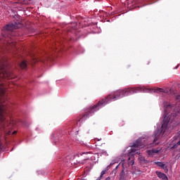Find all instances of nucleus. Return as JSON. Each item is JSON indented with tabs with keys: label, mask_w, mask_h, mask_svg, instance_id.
Masks as SVG:
<instances>
[{
	"label": "nucleus",
	"mask_w": 180,
	"mask_h": 180,
	"mask_svg": "<svg viewBox=\"0 0 180 180\" xmlns=\"http://www.w3.org/2000/svg\"><path fill=\"white\" fill-rule=\"evenodd\" d=\"M155 165H158V167H160V168H163V169H165V164H164L162 162H155Z\"/></svg>",
	"instance_id": "obj_10"
},
{
	"label": "nucleus",
	"mask_w": 180,
	"mask_h": 180,
	"mask_svg": "<svg viewBox=\"0 0 180 180\" xmlns=\"http://www.w3.org/2000/svg\"><path fill=\"white\" fill-rule=\"evenodd\" d=\"M113 164H115V163H112V162H111L108 166H107V167L105 168L104 171H105V172H106V171H108V170H109V167H112V165Z\"/></svg>",
	"instance_id": "obj_13"
},
{
	"label": "nucleus",
	"mask_w": 180,
	"mask_h": 180,
	"mask_svg": "<svg viewBox=\"0 0 180 180\" xmlns=\"http://www.w3.org/2000/svg\"><path fill=\"white\" fill-rule=\"evenodd\" d=\"M24 5H27V0H23V3Z\"/></svg>",
	"instance_id": "obj_22"
},
{
	"label": "nucleus",
	"mask_w": 180,
	"mask_h": 180,
	"mask_svg": "<svg viewBox=\"0 0 180 180\" xmlns=\"http://www.w3.org/2000/svg\"><path fill=\"white\" fill-rule=\"evenodd\" d=\"M105 174H106V170H103L101 172V174L100 176V178H102Z\"/></svg>",
	"instance_id": "obj_16"
},
{
	"label": "nucleus",
	"mask_w": 180,
	"mask_h": 180,
	"mask_svg": "<svg viewBox=\"0 0 180 180\" xmlns=\"http://www.w3.org/2000/svg\"><path fill=\"white\" fill-rule=\"evenodd\" d=\"M129 171L124 169L122 170L120 174V179L119 180H127L129 178Z\"/></svg>",
	"instance_id": "obj_7"
},
{
	"label": "nucleus",
	"mask_w": 180,
	"mask_h": 180,
	"mask_svg": "<svg viewBox=\"0 0 180 180\" xmlns=\"http://www.w3.org/2000/svg\"><path fill=\"white\" fill-rule=\"evenodd\" d=\"M129 165H134V160H132L130 162H129Z\"/></svg>",
	"instance_id": "obj_17"
},
{
	"label": "nucleus",
	"mask_w": 180,
	"mask_h": 180,
	"mask_svg": "<svg viewBox=\"0 0 180 180\" xmlns=\"http://www.w3.org/2000/svg\"><path fill=\"white\" fill-rule=\"evenodd\" d=\"M143 143L141 139H137L135 142L133 143L131 147H133L131 150V153L134 154H139V150L136 148H143Z\"/></svg>",
	"instance_id": "obj_6"
},
{
	"label": "nucleus",
	"mask_w": 180,
	"mask_h": 180,
	"mask_svg": "<svg viewBox=\"0 0 180 180\" xmlns=\"http://www.w3.org/2000/svg\"><path fill=\"white\" fill-rule=\"evenodd\" d=\"M84 160H89V158H86V159H84Z\"/></svg>",
	"instance_id": "obj_28"
},
{
	"label": "nucleus",
	"mask_w": 180,
	"mask_h": 180,
	"mask_svg": "<svg viewBox=\"0 0 180 180\" xmlns=\"http://www.w3.org/2000/svg\"><path fill=\"white\" fill-rule=\"evenodd\" d=\"M22 1H23V0H21V2H22Z\"/></svg>",
	"instance_id": "obj_32"
},
{
	"label": "nucleus",
	"mask_w": 180,
	"mask_h": 180,
	"mask_svg": "<svg viewBox=\"0 0 180 180\" xmlns=\"http://www.w3.org/2000/svg\"><path fill=\"white\" fill-rule=\"evenodd\" d=\"M141 91L140 92H156L157 94H160V92H162L163 94H169L168 90H164V89L161 88H154V89H147L146 87H141Z\"/></svg>",
	"instance_id": "obj_5"
},
{
	"label": "nucleus",
	"mask_w": 180,
	"mask_h": 180,
	"mask_svg": "<svg viewBox=\"0 0 180 180\" xmlns=\"http://www.w3.org/2000/svg\"><path fill=\"white\" fill-rule=\"evenodd\" d=\"M0 78L1 79L5 78L13 79V78H15L13 72L6 70L5 62H0ZM6 101V96L5 95V89H4L2 83H0V129L1 130H5L6 126L8 124V121H6V118L5 117L7 108L5 106V104H4Z\"/></svg>",
	"instance_id": "obj_2"
},
{
	"label": "nucleus",
	"mask_w": 180,
	"mask_h": 180,
	"mask_svg": "<svg viewBox=\"0 0 180 180\" xmlns=\"http://www.w3.org/2000/svg\"><path fill=\"white\" fill-rule=\"evenodd\" d=\"M176 146H180V140L174 146V147H176Z\"/></svg>",
	"instance_id": "obj_19"
},
{
	"label": "nucleus",
	"mask_w": 180,
	"mask_h": 180,
	"mask_svg": "<svg viewBox=\"0 0 180 180\" xmlns=\"http://www.w3.org/2000/svg\"><path fill=\"white\" fill-rule=\"evenodd\" d=\"M145 64H146V65H150V60H146L145 62Z\"/></svg>",
	"instance_id": "obj_18"
},
{
	"label": "nucleus",
	"mask_w": 180,
	"mask_h": 180,
	"mask_svg": "<svg viewBox=\"0 0 180 180\" xmlns=\"http://www.w3.org/2000/svg\"><path fill=\"white\" fill-rule=\"evenodd\" d=\"M20 68H22V70H25V68H26L27 67V63H26V61L23 60L20 64Z\"/></svg>",
	"instance_id": "obj_11"
},
{
	"label": "nucleus",
	"mask_w": 180,
	"mask_h": 180,
	"mask_svg": "<svg viewBox=\"0 0 180 180\" xmlns=\"http://www.w3.org/2000/svg\"><path fill=\"white\" fill-rule=\"evenodd\" d=\"M176 101H180V96H176Z\"/></svg>",
	"instance_id": "obj_20"
},
{
	"label": "nucleus",
	"mask_w": 180,
	"mask_h": 180,
	"mask_svg": "<svg viewBox=\"0 0 180 180\" xmlns=\"http://www.w3.org/2000/svg\"><path fill=\"white\" fill-rule=\"evenodd\" d=\"M168 123H169V117L165 115L161 129H159L154 134L155 138L153 140V143H152V146H157L158 144V143H156V141L157 140H158V139H160V134H164V133L167 131V129L168 127Z\"/></svg>",
	"instance_id": "obj_3"
},
{
	"label": "nucleus",
	"mask_w": 180,
	"mask_h": 180,
	"mask_svg": "<svg viewBox=\"0 0 180 180\" xmlns=\"http://www.w3.org/2000/svg\"><path fill=\"white\" fill-rule=\"evenodd\" d=\"M156 174L158 175V178H160V179L168 180V176H167V174L161 172L157 171Z\"/></svg>",
	"instance_id": "obj_8"
},
{
	"label": "nucleus",
	"mask_w": 180,
	"mask_h": 180,
	"mask_svg": "<svg viewBox=\"0 0 180 180\" xmlns=\"http://www.w3.org/2000/svg\"><path fill=\"white\" fill-rule=\"evenodd\" d=\"M139 160L140 164H141L142 165L144 164H148V162H150V161L147 160L144 157H139Z\"/></svg>",
	"instance_id": "obj_9"
},
{
	"label": "nucleus",
	"mask_w": 180,
	"mask_h": 180,
	"mask_svg": "<svg viewBox=\"0 0 180 180\" xmlns=\"http://www.w3.org/2000/svg\"><path fill=\"white\" fill-rule=\"evenodd\" d=\"M96 146H98V143H96Z\"/></svg>",
	"instance_id": "obj_30"
},
{
	"label": "nucleus",
	"mask_w": 180,
	"mask_h": 180,
	"mask_svg": "<svg viewBox=\"0 0 180 180\" xmlns=\"http://www.w3.org/2000/svg\"><path fill=\"white\" fill-rule=\"evenodd\" d=\"M96 140L97 141H101V140H102V139H96Z\"/></svg>",
	"instance_id": "obj_26"
},
{
	"label": "nucleus",
	"mask_w": 180,
	"mask_h": 180,
	"mask_svg": "<svg viewBox=\"0 0 180 180\" xmlns=\"http://www.w3.org/2000/svg\"><path fill=\"white\" fill-rule=\"evenodd\" d=\"M148 155H153L154 154L153 149L150 150H148Z\"/></svg>",
	"instance_id": "obj_15"
},
{
	"label": "nucleus",
	"mask_w": 180,
	"mask_h": 180,
	"mask_svg": "<svg viewBox=\"0 0 180 180\" xmlns=\"http://www.w3.org/2000/svg\"><path fill=\"white\" fill-rule=\"evenodd\" d=\"M34 63H37V61H41L42 63H44V59H39L37 58H33Z\"/></svg>",
	"instance_id": "obj_12"
},
{
	"label": "nucleus",
	"mask_w": 180,
	"mask_h": 180,
	"mask_svg": "<svg viewBox=\"0 0 180 180\" xmlns=\"http://www.w3.org/2000/svg\"><path fill=\"white\" fill-rule=\"evenodd\" d=\"M16 133H18V131H14L12 133V134H16Z\"/></svg>",
	"instance_id": "obj_25"
},
{
	"label": "nucleus",
	"mask_w": 180,
	"mask_h": 180,
	"mask_svg": "<svg viewBox=\"0 0 180 180\" xmlns=\"http://www.w3.org/2000/svg\"><path fill=\"white\" fill-rule=\"evenodd\" d=\"M2 150V143L0 142V151Z\"/></svg>",
	"instance_id": "obj_24"
},
{
	"label": "nucleus",
	"mask_w": 180,
	"mask_h": 180,
	"mask_svg": "<svg viewBox=\"0 0 180 180\" xmlns=\"http://www.w3.org/2000/svg\"><path fill=\"white\" fill-rule=\"evenodd\" d=\"M136 172H138V174H141V170H140V169H137Z\"/></svg>",
	"instance_id": "obj_21"
},
{
	"label": "nucleus",
	"mask_w": 180,
	"mask_h": 180,
	"mask_svg": "<svg viewBox=\"0 0 180 180\" xmlns=\"http://www.w3.org/2000/svg\"><path fill=\"white\" fill-rule=\"evenodd\" d=\"M170 94H172V89H169Z\"/></svg>",
	"instance_id": "obj_27"
},
{
	"label": "nucleus",
	"mask_w": 180,
	"mask_h": 180,
	"mask_svg": "<svg viewBox=\"0 0 180 180\" xmlns=\"http://www.w3.org/2000/svg\"><path fill=\"white\" fill-rule=\"evenodd\" d=\"M153 151V154H158V153H160V150H157V149H152Z\"/></svg>",
	"instance_id": "obj_14"
},
{
	"label": "nucleus",
	"mask_w": 180,
	"mask_h": 180,
	"mask_svg": "<svg viewBox=\"0 0 180 180\" xmlns=\"http://www.w3.org/2000/svg\"><path fill=\"white\" fill-rule=\"evenodd\" d=\"M141 89V87H135L128 88L124 90H117L115 91L113 94H110L105 99L103 98L101 101H98L96 105L86 109L82 119H86L89 115H92V113H94L96 112V110H99L102 106L108 105L110 101H117V99L124 98V96H128V95H131L132 94H139Z\"/></svg>",
	"instance_id": "obj_1"
},
{
	"label": "nucleus",
	"mask_w": 180,
	"mask_h": 180,
	"mask_svg": "<svg viewBox=\"0 0 180 180\" xmlns=\"http://www.w3.org/2000/svg\"><path fill=\"white\" fill-rule=\"evenodd\" d=\"M116 169H117V166L116 167Z\"/></svg>",
	"instance_id": "obj_31"
},
{
	"label": "nucleus",
	"mask_w": 180,
	"mask_h": 180,
	"mask_svg": "<svg viewBox=\"0 0 180 180\" xmlns=\"http://www.w3.org/2000/svg\"><path fill=\"white\" fill-rule=\"evenodd\" d=\"M21 25L19 24H8L7 25L4 30V32L5 34H4V37H6V34H9L10 32H12L13 30H15V29H18V27H20Z\"/></svg>",
	"instance_id": "obj_4"
},
{
	"label": "nucleus",
	"mask_w": 180,
	"mask_h": 180,
	"mask_svg": "<svg viewBox=\"0 0 180 180\" xmlns=\"http://www.w3.org/2000/svg\"><path fill=\"white\" fill-rule=\"evenodd\" d=\"M7 134H8V136H11V134H12V132L11 131H9L7 132Z\"/></svg>",
	"instance_id": "obj_23"
},
{
	"label": "nucleus",
	"mask_w": 180,
	"mask_h": 180,
	"mask_svg": "<svg viewBox=\"0 0 180 180\" xmlns=\"http://www.w3.org/2000/svg\"><path fill=\"white\" fill-rule=\"evenodd\" d=\"M82 154H86V153H83Z\"/></svg>",
	"instance_id": "obj_29"
}]
</instances>
